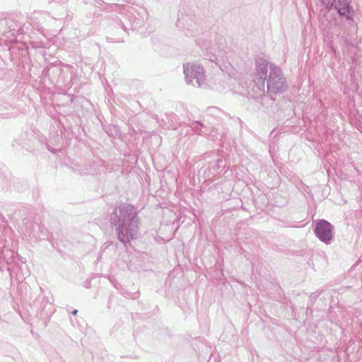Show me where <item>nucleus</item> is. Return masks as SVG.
<instances>
[{
	"label": "nucleus",
	"mask_w": 362,
	"mask_h": 362,
	"mask_svg": "<svg viewBox=\"0 0 362 362\" xmlns=\"http://www.w3.org/2000/svg\"><path fill=\"white\" fill-rule=\"evenodd\" d=\"M110 220L121 243L126 244L136 238L140 219L134 206L127 203L120 204L110 214Z\"/></svg>",
	"instance_id": "obj_1"
},
{
	"label": "nucleus",
	"mask_w": 362,
	"mask_h": 362,
	"mask_svg": "<svg viewBox=\"0 0 362 362\" xmlns=\"http://www.w3.org/2000/svg\"><path fill=\"white\" fill-rule=\"evenodd\" d=\"M197 45L202 49L206 59L214 62L223 70V64L226 52V40L223 36H216L214 40L205 37L197 40Z\"/></svg>",
	"instance_id": "obj_2"
},
{
	"label": "nucleus",
	"mask_w": 362,
	"mask_h": 362,
	"mask_svg": "<svg viewBox=\"0 0 362 362\" xmlns=\"http://www.w3.org/2000/svg\"><path fill=\"white\" fill-rule=\"evenodd\" d=\"M267 92L270 94H280L287 89L286 78L281 69L275 64H270L267 80Z\"/></svg>",
	"instance_id": "obj_3"
},
{
	"label": "nucleus",
	"mask_w": 362,
	"mask_h": 362,
	"mask_svg": "<svg viewBox=\"0 0 362 362\" xmlns=\"http://www.w3.org/2000/svg\"><path fill=\"white\" fill-rule=\"evenodd\" d=\"M183 72L186 83L195 87L206 86L205 71L202 66L196 63L183 64Z\"/></svg>",
	"instance_id": "obj_4"
},
{
	"label": "nucleus",
	"mask_w": 362,
	"mask_h": 362,
	"mask_svg": "<svg viewBox=\"0 0 362 362\" xmlns=\"http://www.w3.org/2000/svg\"><path fill=\"white\" fill-rule=\"evenodd\" d=\"M271 64L263 58H258L255 62V73L254 83L256 84L258 92L255 96L261 95L264 93L265 81L268 78V69Z\"/></svg>",
	"instance_id": "obj_5"
},
{
	"label": "nucleus",
	"mask_w": 362,
	"mask_h": 362,
	"mask_svg": "<svg viewBox=\"0 0 362 362\" xmlns=\"http://www.w3.org/2000/svg\"><path fill=\"white\" fill-rule=\"evenodd\" d=\"M334 227L325 219L318 220L315 226L314 233L316 237L326 245H329L334 238Z\"/></svg>",
	"instance_id": "obj_6"
},
{
	"label": "nucleus",
	"mask_w": 362,
	"mask_h": 362,
	"mask_svg": "<svg viewBox=\"0 0 362 362\" xmlns=\"http://www.w3.org/2000/svg\"><path fill=\"white\" fill-rule=\"evenodd\" d=\"M204 160L209 165V178H210V176L212 177H216V175L219 173V170H222L225 167L226 161L223 156H220L215 151L205 153Z\"/></svg>",
	"instance_id": "obj_7"
},
{
	"label": "nucleus",
	"mask_w": 362,
	"mask_h": 362,
	"mask_svg": "<svg viewBox=\"0 0 362 362\" xmlns=\"http://www.w3.org/2000/svg\"><path fill=\"white\" fill-rule=\"evenodd\" d=\"M47 71L52 73H59V78L62 79L64 83L69 85L74 77V68L69 64L55 65L50 66Z\"/></svg>",
	"instance_id": "obj_8"
},
{
	"label": "nucleus",
	"mask_w": 362,
	"mask_h": 362,
	"mask_svg": "<svg viewBox=\"0 0 362 362\" xmlns=\"http://www.w3.org/2000/svg\"><path fill=\"white\" fill-rule=\"evenodd\" d=\"M351 3L352 0H336L332 9L336 10L340 17L351 20L354 14Z\"/></svg>",
	"instance_id": "obj_9"
},
{
	"label": "nucleus",
	"mask_w": 362,
	"mask_h": 362,
	"mask_svg": "<svg viewBox=\"0 0 362 362\" xmlns=\"http://www.w3.org/2000/svg\"><path fill=\"white\" fill-rule=\"evenodd\" d=\"M194 22L193 19L189 16H182L178 17L177 22V27L182 30L185 35L190 36L194 33Z\"/></svg>",
	"instance_id": "obj_10"
},
{
	"label": "nucleus",
	"mask_w": 362,
	"mask_h": 362,
	"mask_svg": "<svg viewBox=\"0 0 362 362\" xmlns=\"http://www.w3.org/2000/svg\"><path fill=\"white\" fill-rule=\"evenodd\" d=\"M122 15L123 16L124 20L122 21L120 18L116 20V23L118 25L119 28H121L124 33H127L128 27L127 25L132 26V22H134V18L132 16L133 14L129 10L126 9L125 8H122Z\"/></svg>",
	"instance_id": "obj_11"
},
{
	"label": "nucleus",
	"mask_w": 362,
	"mask_h": 362,
	"mask_svg": "<svg viewBox=\"0 0 362 362\" xmlns=\"http://www.w3.org/2000/svg\"><path fill=\"white\" fill-rule=\"evenodd\" d=\"M203 128L204 126L203 124L200 123L198 121L193 122L190 127L186 126V134H189V132H193L194 134L198 135H202L206 134L204 131H203Z\"/></svg>",
	"instance_id": "obj_12"
},
{
	"label": "nucleus",
	"mask_w": 362,
	"mask_h": 362,
	"mask_svg": "<svg viewBox=\"0 0 362 362\" xmlns=\"http://www.w3.org/2000/svg\"><path fill=\"white\" fill-rule=\"evenodd\" d=\"M39 18L37 16H33L30 18V25L33 27V28L36 29L38 32L42 34H44V30L42 26L39 22H37L35 19H38Z\"/></svg>",
	"instance_id": "obj_13"
},
{
	"label": "nucleus",
	"mask_w": 362,
	"mask_h": 362,
	"mask_svg": "<svg viewBox=\"0 0 362 362\" xmlns=\"http://www.w3.org/2000/svg\"><path fill=\"white\" fill-rule=\"evenodd\" d=\"M32 139H31V138L22 139L21 142L18 143V144L23 146L25 148H30V143H33L37 140L35 136H32Z\"/></svg>",
	"instance_id": "obj_14"
},
{
	"label": "nucleus",
	"mask_w": 362,
	"mask_h": 362,
	"mask_svg": "<svg viewBox=\"0 0 362 362\" xmlns=\"http://www.w3.org/2000/svg\"><path fill=\"white\" fill-rule=\"evenodd\" d=\"M320 2L328 10H332L336 0H319Z\"/></svg>",
	"instance_id": "obj_15"
},
{
	"label": "nucleus",
	"mask_w": 362,
	"mask_h": 362,
	"mask_svg": "<svg viewBox=\"0 0 362 362\" xmlns=\"http://www.w3.org/2000/svg\"><path fill=\"white\" fill-rule=\"evenodd\" d=\"M26 228L29 230V235L35 236V232L37 229H40V226L37 223H32L30 226H26Z\"/></svg>",
	"instance_id": "obj_16"
},
{
	"label": "nucleus",
	"mask_w": 362,
	"mask_h": 362,
	"mask_svg": "<svg viewBox=\"0 0 362 362\" xmlns=\"http://www.w3.org/2000/svg\"><path fill=\"white\" fill-rule=\"evenodd\" d=\"M107 40L109 42H121L124 41L122 38L115 39L113 37H107Z\"/></svg>",
	"instance_id": "obj_17"
},
{
	"label": "nucleus",
	"mask_w": 362,
	"mask_h": 362,
	"mask_svg": "<svg viewBox=\"0 0 362 362\" xmlns=\"http://www.w3.org/2000/svg\"><path fill=\"white\" fill-rule=\"evenodd\" d=\"M208 110H209V112H216V111L218 110V109H217V108H216V107H211V108H209Z\"/></svg>",
	"instance_id": "obj_18"
},
{
	"label": "nucleus",
	"mask_w": 362,
	"mask_h": 362,
	"mask_svg": "<svg viewBox=\"0 0 362 362\" xmlns=\"http://www.w3.org/2000/svg\"><path fill=\"white\" fill-rule=\"evenodd\" d=\"M108 245H109V244L107 243H105V244H103V247H101V250L107 248Z\"/></svg>",
	"instance_id": "obj_19"
},
{
	"label": "nucleus",
	"mask_w": 362,
	"mask_h": 362,
	"mask_svg": "<svg viewBox=\"0 0 362 362\" xmlns=\"http://www.w3.org/2000/svg\"><path fill=\"white\" fill-rule=\"evenodd\" d=\"M100 170H95L94 169L93 170H90V173L91 174H95V173H100Z\"/></svg>",
	"instance_id": "obj_20"
},
{
	"label": "nucleus",
	"mask_w": 362,
	"mask_h": 362,
	"mask_svg": "<svg viewBox=\"0 0 362 362\" xmlns=\"http://www.w3.org/2000/svg\"><path fill=\"white\" fill-rule=\"evenodd\" d=\"M47 149H48L49 151L52 152V153H54V152H55L54 149L53 148H50L48 145H47Z\"/></svg>",
	"instance_id": "obj_21"
},
{
	"label": "nucleus",
	"mask_w": 362,
	"mask_h": 362,
	"mask_svg": "<svg viewBox=\"0 0 362 362\" xmlns=\"http://www.w3.org/2000/svg\"><path fill=\"white\" fill-rule=\"evenodd\" d=\"M37 15H39L40 17H42V16L45 15V13H37Z\"/></svg>",
	"instance_id": "obj_22"
},
{
	"label": "nucleus",
	"mask_w": 362,
	"mask_h": 362,
	"mask_svg": "<svg viewBox=\"0 0 362 362\" xmlns=\"http://www.w3.org/2000/svg\"><path fill=\"white\" fill-rule=\"evenodd\" d=\"M77 313H78V310H74L72 312V314H73L74 315H76V314H77Z\"/></svg>",
	"instance_id": "obj_23"
},
{
	"label": "nucleus",
	"mask_w": 362,
	"mask_h": 362,
	"mask_svg": "<svg viewBox=\"0 0 362 362\" xmlns=\"http://www.w3.org/2000/svg\"><path fill=\"white\" fill-rule=\"evenodd\" d=\"M169 128H172V129H176V127H174V125H170V126L169 127Z\"/></svg>",
	"instance_id": "obj_24"
},
{
	"label": "nucleus",
	"mask_w": 362,
	"mask_h": 362,
	"mask_svg": "<svg viewBox=\"0 0 362 362\" xmlns=\"http://www.w3.org/2000/svg\"><path fill=\"white\" fill-rule=\"evenodd\" d=\"M170 117H171L172 118H174V119L175 118V115H170Z\"/></svg>",
	"instance_id": "obj_25"
},
{
	"label": "nucleus",
	"mask_w": 362,
	"mask_h": 362,
	"mask_svg": "<svg viewBox=\"0 0 362 362\" xmlns=\"http://www.w3.org/2000/svg\"><path fill=\"white\" fill-rule=\"evenodd\" d=\"M30 135H31V136H30V138H31V139H32V136H33V135L32 134V133H30Z\"/></svg>",
	"instance_id": "obj_26"
}]
</instances>
